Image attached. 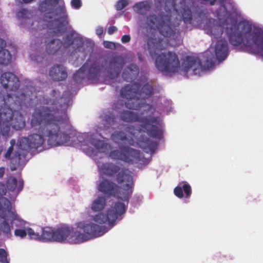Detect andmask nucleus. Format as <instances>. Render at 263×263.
Here are the masks:
<instances>
[{
  "instance_id": "69168bd1",
  "label": "nucleus",
  "mask_w": 263,
  "mask_h": 263,
  "mask_svg": "<svg viewBox=\"0 0 263 263\" xmlns=\"http://www.w3.org/2000/svg\"><path fill=\"white\" fill-rule=\"evenodd\" d=\"M222 25L224 26V24H223V25Z\"/></svg>"
},
{
  "instance_id": "a211bd4d",
  "label": "nucleus",
  "mask_w": 263,
  "mask_h": 263,
  "mask_svg": "<svg viewBox=\"0 0 263 263\" xmlns=\"http://www.w3.org/2000/svg\"><path fill=\"white\" fill-rule=\"evenodd\" d=\"M134 130V127L133 126H128L126 128V131L130 133L131 134V136L128 137L126 134L123 131L116 130L111 134V139L115 143H116L122 142L130 145H134V141L133 138V137L134 136V134L133 133V131Z\"/></svg>"
},
{
  "instance_id": "aec40b11",
  "label": "nucleus",
  "mask_w": 263,
  "mask_h": 263,
  "mask_svg": "<svg viewBox=\"0 0 263 263\" xmlns=\"http://www.w3.org/2000/svg\"><path fill=\"white\" fill-rule=\"evenodd\" d=\"M50 78L55 81L60 82L65 80L67 78L66 68L63 65H54L49 72Z\"/></svg>"
},
{
  "instance_id": "6ab92c4d",
  "label": "nucleus",
  "mask_w": 263,
  "mask_h": 263,
  "mask_svg": "<svg viewBox=\"0 0 263 263\" xmlns=\"http://www.w3.org/2000/svg\"><path fill=\"white\" fill-rule=\"evenodd\" d=\"M137 143L145 152L151 154L154 153L158 146L156 141L151 140L144 135H141L137 138Z\"/></svg>"
},
{
  "instance_id": "7c9ffc66",
  "label": "nucleus",
  "mask_w": 263,
  "mask_h": 263,
  "mask_svg": "<svg viewBox=\"0 0 263 263\" xmlns=\"http://www.w3.org/2000/svg\"><path fill=\"white\" fill-rule=\"evenodd\" d=\"M106 204L105 198L102 196L98 197L91 204V210L94 212L102 211Z\"/></svg>"
},
{
  "instance_id": "473e14b6",
  "label": "nucleus",
  "mask_w": 263,
  "mask_h": 263,
  "mask_svg": "<svg viewBox=\"0 0 263 263\" xmlns=\"http://www.w3.org/2000/svg\"><path fill=\"white\" fill-rule=\"evenodd\" d=\"M219 3L221 4L220 8L217 10V15L218 17L221 19V16H223V17H227L228 15H231V13L230 11H228L226 8V5H224V3L227 0H218Z\"/></svg>"
},
{
  "instance_id": "c9c22d12",
  "label": "nucleus",
  "mask_w": 263,
  "mask_h": 263,
  "mask_svg": "<svg viewBox=\"0 0 263 263\" xmlns=\"http://www.w3.org/2000/svg\"><path fill=\"white\" fill-rule=\"evenodd\" d=\"M194 15L195 16V19H197V22H200L207 17L208 12L206 10L201 9L198 8Z\"/></svg>"
},
{
  "instance_id": "f8f14e48",
  "label": "nucleus",
  "mask_w": 263,
  "mask_h": 263,
  "mask_svg": "<svg viewBox=\"0 0 263 263\" xmlns=\"http://www.w3.org/2000/svg\"><path fill=\"white\" fill-rule=\"evenodd\" d=\"M126 211L124 203L121 202H116L114 206H111L107 212V215L99 213L92 218V220L100 224L108 222L112 224L117 220L119 216L123 214Z\"/></svg>"
},
{
  "instance_id": "0eeeda50",
  "label": "nucleus",
  "mask_w": 263,
  "mask_h": 263,
  "mask_svg": "<svg viewBox=\"0 0 263 263\" xmlns=\"http://www.w3.org/2000/svg\"><path fill=\"white\" fill-rule=\"evenodd\" d=\"M139 84L137 83L133 85H127L120 90L121 97L127 99L125 106L130 109L138 110L146 107L147 110L154 113L155 108L152 105L146 103V99L150 98L154 93V88L149 83L145 84L140 92Z\"/></svg>"
},
{
  "instance_id": "4d7b16f0",
  "label": "nucleus",
  "mask_w": 263,
  "mask_h": 263,
  "mask_svg": "<svg viewBox=\"0 0 263 263\" xmlns=\"http://www.w3.org/2000/svg\"><path fill=\"white\" fill-rule=\"evenodd\" d=\"M37 43H38V44H41V43H42L43 39H42V37H38V38L37 39Z\"/></svg>"
},
{
  "instance_id": "f257e3e1",
  "label": "nucleus",
  "mask_w": 263,
  "mask_h": 263,
  "mask_svg": "<svg viewBox=\"0 0 263 263\" xmlns=\"http://www.w3.org/2000/svg\"><path fill=\"white\" fill-rule=\"evenodd\" d=\"M60 100V104H55V107L41 106L35 109L30 125L37 133L21 138L17 143L20 149L28 152L29 149H37L45 143L44 136L48 137V145L51 147L63 145L69 141V136L62 129L69 123L66 110L71 100L69 93L65 92Z\"/></svg>"
},
{
  "instance_id": "9b49d317",
  "label": "nucleus",
  "mask_w": 263,
  "mask_h": 263,
  "mask_svg": "<svg viewBox=\"0 0 263 263\" xmlns=\"http://www.w3.org/2000/svg\"><path fill=\"white\" fill-rule=\"evenodd\" d=\"M7 214H9L11 220L17 219L16 213L11 211L10 201L6 197H0V218L3 219V221L0 222V234L3 233L9 238L11 236V227L6 220Z\"/></svg>"
},
{
  "instance_id": "13d9d810",
  "label": "nucleus",
  "mask_w": 263,
  "mask_h": 263,
  "mask_svg": "<svg viewBox=\"0 0 263 263\" xmlns=\"http://www.w3.org/2000/svg\"><path fill=\"white\" fill-rule=\"evenodd\" d=\"M231 4V6H232V9H231V10L232 11H235V10H236V8H235L234 6L232 5V4Z\"/></svg>"
},
{
  "instance_id": "a878e982",
  "label": "nucleus",
  "mask_w": 263,
  "mask_h": 263,
  "mask_svg": "<svg viewBox=\"0 0 263 263\" xmlns=\"http://www.w3.org/2000/svg\"><path fill=\"white\" fill-rule=\"evenodd\" d=\"M184 192L185 197L189 198L192 194V189L189 183H184L182 185H178L174 190V193L176 196L179 198L183 197V192Z\"/></svg>"
},
{
  "instance_id": "a18cd8bd",
  "label": "nucleus",
  "mask_w": 263,
  "mask_h": 263,
  "mask_svg": "<svg viewBox=\"0 0 263 263\" xmlns=\"http://www.w3.org/2000/svg\"><path fill=\"white\" fill-rule=\"evenodd\" d=\"M13 151V148L12 147V146H10L6 153L5 154V158L7 159V160H10V159L11 158V155L12 153V152Z\"/></svg>"
},
{
  "instance_id": "423d86ee",
  "label": "nucleus",
  "mask_w": 263,
  "mask_h": 263,
  "mask_svg": "<svg viewBox=\"0 0 263 263\" xmlns=\"http://www.w3.org/2000/svg\"><path fill=\"white\" fill-rule=\"evenodd\" d=\"M163 39L155 33L147 40V47L150 55L156 58L155 64L157 69L162 72L175 73L178 71L180 62L177 54L172 51L158 54L163 48Z\"/></svg>"
},
{
  "instance_id": "f03ea898",
  "label": "nucleus",
  "mask_w": 263,
  "mask_h": 263,
  "mask_svg": "<svg viewBox=\"0 0 263 263\" xmlns=\"http://www.w3.org/2000/svg\"><path fill=\"white\" fill-rule=\"evenodd\" d=\"M58 3L59 0H44L39 3L38 10L44 14L43 18H35L28 27L32 33L47 29L49 34L60 35L66 31L68 15L64 7L53 6Z\"/></svg>"
},
{
  "instance_id": "20e7f679",
  "label": "nucleus",
  "mask_w": 263,
  "mask_h": 263,
  "mask_svg": "<svg viewBox=\"0 0 263 263\" xmlns=\"http://www.w3.org/2000/svg\"><path fill=\"white\" fill-rule=\"evenodd\" d=\"M182 18V20L176 18L172 21L171 16L166 14H149L146 17V24L151 29H158L164 37L174 38L176 34L192 29L193 15L190 9H183Z\"/></svg>"
},
{
  "instance_id": "4be33fe9",
  "label": "nucleus",
  "mask_w": 263,
  "mask_h": 263,
  "mask_svg": "<svg viewBox=\"0 0 263 263\" xmlns=\"http://www.w3.org/2000/svg\"><path fill=\"white\" fill-rule=\"evenodd\" d=\"M139 73L138 66L134 64L128 65L125 68L122 73V78L126 82L135 80Z\"/></svg>"
},
{
  "instance_id": "bf43d9fd",
  "label": "nucleus",
  "mask_w": 263,
  "mask_h": 263,
  "mask_svg": "<svg viewBox=\"0 0 263 263\" xmlns=\"http://www.w3.org/2000/svg\"><path fill=\"white\" fill-rule=\"evenodd\" d=\"M112 108H113L114 109H116L117 108V107H116V103H115L114 104V105H112Z\"/></svg>"
},
{
  "instance_id": "e433bc0d",
  "label": "nucleus",
  "mask_w": 263,
  "mask_h": 263,
  "mask_svg": "<svg viewBox=\"0 0 263 263\" xmlns=\"http://www.w3.org/2000/svg\"><path fill=\"white\" fill-rule=\"evenodd\" d=\"M27 234L31 239L41 241V234H40V233L35 232L31 228H27Z\"/></svg>"
},
{
  "instance_id": "39448f33",
  "label": "nucleus",
  "mask_w": 263,
  "mask_h": 263,
  "mask_svg": "<svg viewBox=\"0 0 263 263\" xmlns=\"http://www.w3.org/2000/svg\"><path fill=\"white\" fill-rule=\"evenodd\" d=\"M77 228L82 230L83 233L73 231L72 227L62 224L54 229V241L63 242L66 240L73 243H79L93 238L100 237L106 232V227L92 222L80 221L76 223Z\"/></svg>"
},
{
  "instance_id": "ddd939ff",
  "label": "nucleus",
  "mask_w": 263,
  "mask_h": 263,
  "mask_svg": "<svg viewBox=\"0 0 263 263\" xmlns=\"http://www.w3.org/2000/svg\"><path fill=\"white\" fill-rule=\"evenodd\" d=\"M214 65L212 60L207 59L205 64L202 66V63L199 58L192 56H187L183 60L182 64V70L185 72H188L190 70L193 71L195 75L200 74L202 69H209Z\"/></svg>"
},
{
  "instance_id": "c85d7f7f",
  "label": "nucleus",
  "mask_w": 263,
  "mask_h": 263,
  "mask_svg": "<svg viewBox=\"0 0 263 263\" xmlns=\"http://www.w3.org/2000/svg\"><path fill=\"white\" fill-rule=\"evenodd\" d=\"M41 241L44 242L54 241V229L45 227L41 229Z\"/></svg>"
},
{
  "instance_id": "8fccbe9b",
  "label": "nucleus",
  "mask_w": 263,
  "mask_h": 263,
  "mask_svg": "<svg viewBox=\"0 0 263 263\" xmlns=\"http://www.w3.org/2000/svg\"><path fill=\"white\" fill-rule=\"evenodd\" d=\"M103 28L102 27H99L97 29H96V34L100 36L102 35V34H103Z\"/></svg>"
},
{
  "instance_id": "9d476101",
  "label": "nucleus",
  "mask_w": 263,
  "mask_h": 263,
  "mask_svg": "<svg viewBox=\"0 0 263 263\" xmlns=\"http://www.w3.org/2000/svg\"><path fill=\"white\" fill-rule=\"evenodd\" d=\"M109 156L113 160H121L128 164L138 163L142 158L140 151L126 145H120L119 149L110 151Z\"/></svg>"
},
{
  "instance_id": "a19ab883",
  "label": "nucleus",
  "mask_w": 263,
  "mask_h": 263,
  "mask_svg": "<svg viewBox=\"0 0 263 263\" xmlns=\"http://www.w3.org/2000/svg\"><path fill=\"white\" fill-rule=\"evenodd\" d=\"M146 7L147 6L144 2L136 3L134 6V9L137 13H139L143 9H146Z\"/></svg>"
},
{
  "instance_id": "58836bf2",
  "label": "nucleus",
  "mask_w": 263,
  "mask_h": 263,
  "mask_svg": "<svg viewBox=\"0 0 263 263\" xmlns=\"http://www.w3.org/2000/svg\"><path fill=\"white\" fill-rule=\"evenodd\" d=\"M128 4L127 0H119L117 2L115 7L117 10L120 11L126 7Z\"/></svg>"
},
{
  "instance_id": "f704fd0d",
  "label": "nucleus",
  "mask_w": 263,
  "mask_h": 263,
  "mask_svg": "<svg viewBox=\"0 0 263 263\" xmlns=\"http://www.w3.org/2000/svg\"><path fill=\"white\" fill-rule=\"evenodd\" d=\"M103 121L108 125H114L116 123V118L115 115L110 112L104 114L103 116Z\"/></svg>"
},
{
  "instance_id": "4c0bfd02",
  "label": "nucleus",
  "mask_w": 263,
  "mask_h": 263,
  "mask_svg": "<svg viewBox=\"0 0 263 263\" xmlns=\"http://www.w3.org/2000/svg\"><path fill=\"white\" fill-rule=\"evenodd\" d=\"M8 257V252L4 249L0 248V263H9Z\"/></svg>"
},
{
  "instance_id": "052dcab7",
  "label": "nucleus",
  "mask_w": 263,
  "mask_h": 263,
  "mask_svg": "<svg viewBox=\"0 0 263 263\" xmlns=\"http://www.w3.org/2000/svg\"><path fill=\"white\" fill-rule=\"evenodd\" d=\"M174 9H175L176 11H178V9H177V7H176V6H175V4H174Z\"/></svg>"
},
{
  "instance_id": "cd10ccee",
  "label": "nucleus",
  "mask_w": 263,
  "mask_h": 263,
  "mask_svg": "<svg viewBox=\"0 0 263 263\" xmlns=\"http://www.w3.org/2000/svg\"><path fill=\"white\" fill-rule=\"evenodd\" d=\"M17 184V179L13 176L9 177L6 181V185L9 191H14L16 189L17 192L20 193L23 188L24 181L20 180L18 181V185Z\"/></svg>"
},
{
  "instance_id": "4468645a",
  "label": "nucleus",
  "mask_w": 263,
  "mask_h": 263,
  "mask_svg": "<svg viewBox=\"0 0 263 263\" xmlns=\"http://www.w3.org/2000/svg\"><path fill=\"white\" fill-rule=\"evenodd\" d=\"M125 64V59L122 55L115 53L109 58L105 69L107 77L111 80L117 78L121 73Z\"/></svg>"
},
{
  "instance_id": "412c9836",
  "label": "nucleus",
  "mask_w": 263,
  "mask_h": 263,
  "mask_svg": "<svg viewBox=\"0 0 263 263\" xmlns=\"http://www.w3.org/2000/svg\"><path fill=\"white\" fill-rule=\"evenodd\" d=\"M228 44L226 40H219L215 45V55L219 61L224 60L228 54Z\"/></svg>"
},
{
  "instance_id": "1a4fd4ad",
  "label": "nucleus",
  "mask_w": 263,
  "mask_h": 263,
  "mask_svg": "<svg viewBox=\"0 0 263 263\" xmlns=\"http://www.w3.org/2000/svg\"><path fill=\"white\" fill-rule=\"evenodd\" d=\"M120 167L111 162L102 164L100 171L106 176L111 177L117 174L116 181L119 184L125 182L123 185V194L120 196L121 200L128 201L129 196L133 192L134 181L131 172L127 168H123L121 171Z\"/></svg>"
},
{
  "instance_id": "5fc2aeb1",
  "label": "nucleus",
  "mask_w": 263,
  "mask_h": 263,
  "mask_svg": "<svg viewBox=\"0 0 263 263\" xmlns=\"http://www.w3.org/2000/svg\"><path fill=\"white\" fill-rule=\"evenodd\" d=\"M34 0H22L23 3L25 4H28L32 2H33Z\"/></svg>"
},
{
  "instance_id": "3c124183",
  "label": "nucleus",
  "mask_w": 263,
  "mask_h": 263,
  "mask_svg": "<svg viewBox=\"0 0 263 263\" xmlns=\"http://www.w3.org/2000/svg\"><path fill=\"white\" fill-rule=\"evenodd\" d=\"M60 92L55 90H52V95L55 99H57L58 97L60 96Z\"/></svg>"
},
{
  "instance_id": "c756f323",
  "label": "nucleus",
  "mask_w": 263,
  "mask_h": 263,
  "mask_svg": "<svg viewBox=\"0 0 263 263\" xmlns=\"http://www.w3.org/2000/svg\"><path fill=\"white\" fill-rule=\"evenodd\" d=\"M18 151L16 152L15 154L13 156V157L10 159L11 163L15 166L14 168H12V170H14L16 166H18L21 165L22 161V157L25 158V156L27 154V151H24L21 150L18 148Z\"/></svg>"
},
{
  "instance_id": "bb28decb",
  "label": "nucleus",
  "mask_w": 263,
  "mask_h": 263,
  "mask_svg": "<svg viewBox=\"0 0 263 263\" xmlns=\"http://www.w3.org/2000/svg\"><path fill=\"white\" fill-rule=\"evenodd\" d=\"M89 61H87L74 74L73 76V80L78 84H81L83 80L87 78V71L89 66Z\"/></svg>"
},
{
  "instance_id": "72a5a7b5",
  "label": "nucleus",
  "mask_w": 263,
  "mask_h": 263,
  "mask_svg": "<svg viewBox=\"0 0 263 263\" xmlns=\"http://www.w3.org/2000/svg\"><path fill=\"white\" fill-rule=\"evenodd\" d=\"M76 39L74 37V33L70 32L67 34L63 38L62 46L65 48H69L71 46Z\"/></svg>"
},
{
  "instance_id": "2f4dec72",
  "label": "nucleus",
  "mask_w": 263,
  "mask_h": 263,
  "mask_svg": "<svg viewBox=\"0 0 263 263\" xmlns=\"http://www.w3.org/2000/svg\"><path fill=\"white\" fill-rule=\"evenodd\" d=\"M89 142L96 149L103 153L105 152L109 146V144L104 141L95 138H90Z\"/></svg>"
},
{
  "instance_id": "6e6552de",
  "label": "nucleus",
  "mask_w": 263,
  "mask_h": 263,
  "mask_svg": "<svg viewBox=\"0 0 263 263\" xmlns=\"http://www.w3.org/2000/svg\"><path fill=\"white\" fill-rule=\"evenodd\" d=\"M121 120L125 122L139 121L143 131L152 138L161 139L163 137V126L159 116H148L140 119L138 114L129 110H123L120 113Z\"/></svg>"
},
{
  "instance_id": "680f3d73",
  "label": "nucleus",
  "mask_w": 263,
  "mask_h": 263,
  "mask_svg": "<svg viewBox=\"0 0 263 263\" xmlns=\"http://www.w3.org/2000/svg\"><path fill=\"white\" fill-rule=\"evenodd\" d=\"M2 148H0V153L2 152Z\"/></svg>"
},
{
  "instance_id": "e2e57ef3",
  "label": "nucleus",
  "mask_w": 263,
  "mask_h": 263,
  "mask_svg": "<svg viewBox=\"0 0 263 263\" xmlns=\"http://www.w3.org/2000/svg\"><path fill=\"white\" fill-rule=\"evenodd\" d=\"M119 103V101H117V104H118Z\"/></svg>"
},
{
  "instance_id": "dca6fc26",
  "label": "nucleus",
  "mask_w": 263,
  "mask_h": 263,
  "mask_svg": "<svg viewBox=\"0 0 263 263\" xmlns=\"http://www.w3.org/2000/svg\"><path fill=\"white\" fill-rule=\"evenodd\" d=\"M98 190L102 193L105 196H118V198L121 199L120 196L123 194L120 191V186L108 179H103L98 185Z\"/></svg>"
},
{
  "instance_id": "0e129e2a",
  "label": "nucleus",
  "mask_w": 263,
  "mask_h": 263,
  "mask_svg": "<svg viewBox=\"0 0 263 263\" xmlns=\"http://www.w3.org/2000/svg\"><path fill=\"white\" fill-rule=\"evenodd\" d=\"M181 1H183V0H180V2H181Z\"/></svg>"
},
{
  "instance_id": "603ef678",
  "label": "nucleus",
  "mask_w": 263,
  "mask_h": 263,
  "mask_svg": "<svg viewBox=\"0 0 263 263\" xmlns=\"http://www.w3.org/2000/svg\"><path fill=\"white\" fill-rule=\"evenodd\" d=\"M5 168L4 167H0V178H2L5 174Z\"/></svg>"
},
{
  "instance_id": "864d4df0",
  "label": "nucleus",
  "mask_w": 263,
  "mask_h": 263,
  "mask_svg": "<svg viewBox=\"0 0 263 263\" xmlns=\"http://www.w3.org/2000/svg\"><path fill=\"white\" fill-rule=\"evenodd\" d=\"M206 2H209L211 5H214L215 3L216 2V0H204Z\"/></svg>"
},
{
  "instance_id": "2eb2a0df",
  "label": "nucleus",
  "mask_w": 263,
  "mask_h": 263,
  "mask_svg": "<svg viewBox=\"0 0 263 263\" xmlns=\"http://www.w3.org/2000/svg\"><path fill=\"white\" fill-rule=\"evenodd\" d=\"M231 15H228L226 17L221 16L219 21L216 20L214 18H209L207 21L206 24L204 26V29L206 33L214 39H218L221 36L223 32V26L220 24L222 20L225 19V23L227 21V18Z\"/></svg>"
},
{
  "instance_id": "ea45409f",
  "label": "nucleus",
  "mask_w": 263,
  "mask_h": 263,
  "mask_svg": "<svg viewBox=\"0 0 263 263\" xmlns=\"http://www.w3.org/2000/svg\"><path fill=\"white\" fill-rule=\"evenodd\" d=\"M29 11L27 9L23 8L17 13V17L19 19H23L28 17Z\"/></svg>"
},
{
  "instance_id": "393cba45",
  "label": "nucleus",
  "mask_w": 263,
  "mask_h": 263,
  "mask_svg": "<svg viewBox=\"0 0 263 263\" xmlns=\"http://www.w3.org/2000/svg\"><path fill=\"white\" fill-rule=\"evenodd\" d=\"M62 41L58 39L51 40L46 42V52L49 55H53L56 53L62 47Z\"/></svg>"
},
{
  "instance_id": "7ed1b4c3",
  "label": "nucleus",
  "mask_w": 263,
  "mask_h": 263,
  "mask_svg": "<svg viewBox=\"0 0 263 263\" xmlns=\"http://www.w3.org/2000/svg\"><path fill=\"white\" fill-rule=\"evenodd\" d=\"M231 44L238 46L242 44L245 50L248 53L258 54L260 47L263 51V30L255 28L252 31V25L247 20L240 21L237 25L236 20H232L231 27H226Z\"/></svg>"
},
{
  "instance_id": "b1692460",
  "label": "nucleus",
  "mask_w": 263,
  "mask_h": 263,
  "mask_svg": "<svg viewBox=\"0 0 263 263\" xmlns=\"http://www.w3.org/2000/svg\"><path fill=\"white\" fill-rule=\"evenodd\" d=\"M88 61H89V63L87 71V79L88 80L94 79L101 72L104 66L98 62L91 63V61L89 60Z\"/></svg>"
},
{
  "instance_id": "37998d69",
  "label": "nucleus",
  "mask_w": 263,
  "mask_h": 263,
  "mask_svg": "<svg viewBox=\"0 0 263 263\" xmlns=\"http://www.w3.org/2000/svg\"><path fill=\"white\" fill-rule=\"evenodd\" d=\"M71 5L72 8L78 9L82 6V2L81 0H71Z\"/></svg>"
},
{
  "instance_id": "6e6d98bb",
  "label": "nucleus",
  "mask_w": 263,
  "mask_h": 263,
  "mask_svg": "<svg viewBox=\"0 0 263 263\" xmlns=\"http://www.w3.org/2000/svg\"><path fill=\"white\" fill-rule=\"evenodd\" d=\"M15 143V140L14 139H12L10 141V144H11V146H12V147L13 148V146H14Z\"/></svg>"
},
{
  "instance_id": "f3484780",
  "label": "nucleus",
  "mask_w": 263,
  "mask_h": 263,
  "mask_svg": "<svg viewBox=\"0 0 263 263\" xmlns=\"http://www.w3.org/2000/svg\"><path fill=\"white\" fill-rule=\"evenodd\" d=\"M1 83L8 90L16 92L19 88L20 81L18 77L12 72H5L1 74Z\"/></svg>"
},
{
  "instance_id": "de8ad7c7",
  "label": "nucleus",
  "mask_w": 263,
  "mask_h": 263,
  "mask_svg": "<svg viewBox=\"0 0 263 263\" xmlns=\"http://www.w3.org/2000/svg\"><path fill=\"white\" fill-rule=\"evenodd\" d=\"M130 36L129 35H124L122 36L121 41L123 43H126L130 41Z\"/></svg>"
},
{
  "instance_id": "c03bdc74",
  "label": "nucleus",
  "mask_w": 263,
  "mask_h": 263,
  "mask_svg": "<svg viewBox=\"0 0 263 263\" xmlns=\"http://www.w3.org/2000/svg\"><path fill=\"white\" fill-rule=\"evenodd\" d=\"M103 45L106 48L112 49L116 48L115 43L110 41H104Z\"/></svg>"
},
{
  "instance_id": "79ce46f5",
  "label": "nucleus",
  "mask_w": 263,
  "mask_h": 263,
  "mask_svg": "<svg viewBox=\"0 0 263 263\" xmlns=\"http://www.w3.org/2000/svg\"><path fill=\"white\" fill-rule=\"evenodd\" d=\"M27 234V229H16L14 231V235L15 236L20 237L22 238H24Z\"/></svg>"
},
{
  "instance_id": "49530a36",
  "label": "nucleus",
  "mask_w": 263,
  "mask_h": 263,
  "mask_svg": "<svg viewBox=\"0 0 263 263\" xmlns=\"http://www.w3.org/2000/svg\"><path fill=\"white\" fill-rule=\"evenodd\" d=\"M117 31V28L115 26H110L107 30V33L109 35L112 34L114 32Z\"/></svg>"
},
{
  "instance_id": "5701e85b",
  "label": "nucleus",
  "mask_w": 263,
  "mask_h": 263,
  "mask_svg": "<svg viewBox=\"0 0 263 263\" xmlns=\"http://www.w3.org/2000/svg\"><path fill=\"white\" fill-rule=\"evenodd\" d=\"M6 43L2 39H0V65L6 66L11 63L12 55L9 50L5 49Z\"/></svg>"
},
{
  "instance_id": "09e8293b",
  "label": "nucleus",
  "mask_w": 263,
  "mask_h": 263,
  "mask_svg": "<svg viewBox=\"0 0 263 263\" xmlns=\"http://www.w3.org/2000/svg\"><path fill=\"white\" fill-rule=\"evenodd\" d=\"M6 193V189L4 185V184L0 185V195H5Z\"/></svg>"
}]
</instances>
